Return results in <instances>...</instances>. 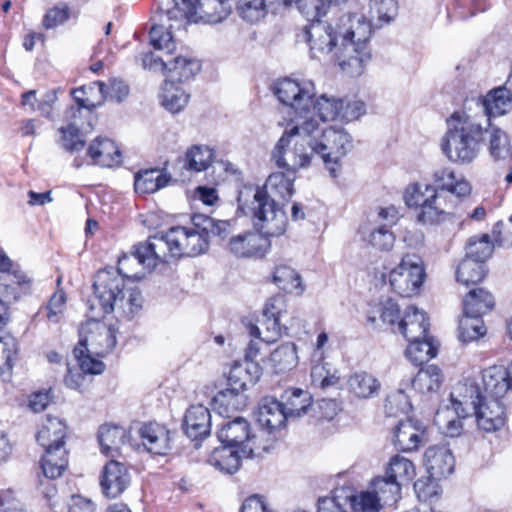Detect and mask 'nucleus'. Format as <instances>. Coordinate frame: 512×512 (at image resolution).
Returning <instances> with one entry per match:
<instances>
[{
	"mask_svg": "<svg viewBox=\"0 0 512 512\" xmlns=\"http://www.w3.org/2000/svg\"><path fill=\"white\" fill-rule=\"evenodd\" d=\"M304 34L313 58L320 60L322 56L334 53L340 60L339 64H343L342 43L338 45L340 36L336 29L332 31L330 26L317 22L306 28Z\"/></svg>",
	"mask_w": 512,
	"mask_h": 512,
	"instance_id": "obj_15",
	"label": "nucleus"
},
{
	"mask_svg": "<svg viewBox=\"0 0 512 512\" xmlns=\"http://www.w3.org/2000/svg\"><path fill=\"white\" fill-rule=\"evenodd\" d=\"M130 481L131 476L126 466L111 460L104 466L100 478L102 493L107 498H117L128 488Z\"/></svg>",
	"mask_w": 512,
	"mask_h": 512,
	"instance_id": "obj_19",
	"label": "nucleus"
},
{
	"mask_svg": "<svg viewBox=\"0 0 512 512\" xmlns=\"http://www.w3.org/2000/svg\"><path fill=\"white\" fill-rule=\"evenodd\" d=\"M381 387L379 380L372 374L359 371L347 379V389L354 397L369 399L376 395Z\"/></svg>",
	"mask_w": 512,
	"mask_h": 512,
	"instance_id": "obj_31",
	"label": "nucleus"
},
{
	"mask_svg": "<svg viewBox=\"0 0 512 512\" xmlns=\"http://www.w3.org/2000/svg\"><path fill=\"white\" fill-rule=\"evenodd\" d=\"M406 357L415 365H422L434 358L437 348L428 336L420 340H407Z\"/></svg>",
	"mask_w": 512,
	"mask_h": 512,
	"instance_id": "obj_47",
	"label": "nucleus"
},
{
	"mask_svg": "<svg viewBox=\"0 0 512 512\" xmlns=\"http://www.w3.org/2000/svg\"><path fill=\"white\" fill-rule=\"evenodd\" d=\"M443 382L441 370L436 365L422 368L412 379V388L420 394H432L438 392Z\"/></svg>",
	"mask_w": 512,
	"mask_h": 512,
	"instance_id": "obj_39",
	"label": "nucleus"
},
{
	"mask_svg": "<svg viewBox=\"0 0 512 512\" xmlns=\"http://www.w3.org/2000/svg\"><path fill=\"white\" fill-rule=\"evenodd\" d=\"M433 188L444 192L448 198L455 196L461 198L468 196L471 192L470 183L462 176L455 173L451 168H440L433 173Z\"/></svg>",
	"mask_w": 512,
	"mask_h": 512,
	"instance_id": "obj_24",
	"label": "nucleus"
},
{
	"mask_svg": "<svg viewBox=\"0 0 512 512\" xmlns=\"http://www.w3.org/2000/svg\"><path fill=\"white\" fill-rule=\"evenodd\" d=\"M263 436L264 433L251 434L250 425L243 417L223 423L217 432V437L223 444L241 449L244 457L260 456L268 450L269 445L260 439Z\"/></svg>",
	"mask_w": 512,
	"mask_h": 512,
	"instance_id": "obj_13",
	"label": "nucleus"
},
{
	"mask_svg": "<svg viewBox=\"0 0 512 512\" xmlns=\"http://www.w3.org/2000/svg\"><path fill=\"white\" fill-rule=\"evenodd\" d=\"M490 152L494 158L504 159L509 155L507 135L499 128L490 127Z\"/></svg>",
	"mask_w": 512,
	"mask_h": 512,
	"instance_id": "obj_64",
	"label": "nucleus"
},
{
	"mask_svg": "<svg viewBox=\"0 0 512 512\" xmlns=\"http://www.w3.org/2000/svg\"><path fill=\"white\" fill-rule=\"evenodd\" d=\"M382 506L394 505L400 498L401 486L396 481L384 477H377L372 482V491Z\"/></svg>",
	"mask_w": 512,
	"mask_h": 512,
	"instance_id": "obj_46",
	"label": "nucleus"
},
{
	"mask_svg": "<svg viewBox=\"0 0 512 512\" xmlns=\"http://www.w3.org/2000/svg\"><path fill=\"white\" fill-rule=\"evenodd\" d=\"M412 408L409 397L403 389L390 393L386 398L385 410L389 416L407 414Z\"/></svg>",
	"mask_w": 512,
	"mask_h": 512,
	"instance_id": "obj_61",
	"label": "nucleus"
},
{
	"mask_svg": "<svg viewBox=\"0 0 512 512\" xmlns=\"http://www.w3.org/2000/svg\"><path fill=\"white\" fill-rule=\"evenodd\" d=\"M242 458L241 449L225 444L212 451L208 462L223 473L233 474L240 468Z\"/></svg>",
	"mask_w": 512,
	"mask_h": 512,
	"instance_id": "obj_29",
	"label": "nucleus"
},
{
	"mask_svg": "<svg viewBox=\"0 0 512 512\" xmlns=\"http://www.w3.org/2000/svg\"><path fill=\"white\" fill-rule=\"evenodd\" d=\"M282 403L286 419L300 418L308 414L310 410H315L312 405V396L308 391L295 389L290 394L285 395Z\"/></svg>",
	"mask_w": 512,
	"mask_h": 512,
	"instance_id": "obj_37",
	"label": "nucleus"
},
{
	"mask_svg": "<svg viewBox=\"0 0 512 512\" xmlns=\"http://www.w3.org/2000/svg\"><path fill=\"white\" fill-rule=\"evenodd\" d=\"M397 2L395 0H372L369 13L372 22L376 19L375 27H381L388 24L397 15Z\"/></svg>",
	"mask_w": 512,
	"mask_h": 512,
	"instance_id": "obj_53",
	"label": "nucleus"
},
{
	"mask_svg": "<svg viewBox=\"0 0 512 512\" xmlns=\"http://www.w3.org/2000/svg\"><path fill=\"white\" fill-rule=\"evenodd\" d=\"M213 150L205 145H194L187 150L185 155L186 165L190 170L201 172L212 163Z\"/></svg>",
	"mask_w": 512,
	"mask_h": 512,
	"instance_id": "obj_52",
	"label": "nucleus"
},
{
	"mask_svg": "<svg viewBox=\"0 0 512 512\" xmlns=\"http://www.w3.org/2000/svg\"><path fill=\"white\" fill-rule=\"evenodd\" d=\"M269 360L277 373L291 370L298 362L296 345L291 342L282 344L270 354Z\"/></svg>",
	"mask_w": 512,
	"mask_h": 512,
	"instance_id": "obj_48",
	"label": "nucleus"
},
{
	"mask_svg": "<svg viewBox=\"0 0 512 512\" xmlns=\"http://www.w3.org/2000/svg\"><path fill=\"white\" fill-rule=\"evenodd\" d=\"M258 232H244L232 237L229 250L238 258H261L268 248V240Z\"/></svg>",
	"mask_w": 512,
	"mask_h": 512,
	"instance_id": "obj_20",
	"label": "nucleus"
},
{
	"mask_svg": "<svg viewBox=\"0 0 512 512\" xmlns=\"http://www.w3.org/2000/svg\"><path fill=\"white\" fill-rule=\"evenodd\" d=\"M31 280L21 272L0 274V299L9 307L29 292Z\"/></svg>",
	"mask_w": 512,
	"mask_h": 512,
	"instance_id": "obj_26",
	"label": "nucleus"
},
{
	"mask_svg": "<svg viewBox=\"0 0 512 512\" xmlns=\"http://www.w3.org/2000/svg\"><path fill=\"white\" fill-rule=\"evenodd\" d=\"M424 261L416 253H406L389 273L392 290L401 297L416 295L425 279Z\"/></svg>",
	"mask_w": 512,
	"mask_h": 512,
	"instance_id": "obj_12",
	"label": "nucleus"
},
{
	"mask_svg": "<svg viewBox=\"0 0 512 512\" xmlns=\"http://www.w3.org/2000/svg\"><path fill=\"white\" fill-rule=\"evenodd\" d=\"M237 10L240 16L248 22H257L266 14L267 0H237Z\"/></svg>",
	"mask_w": 512,
	"mask_h": 512,
	"instance_id": "obj_57",
	"label": "nucleus"
},
{
	"mask_svg": "<svg viewBox=\"0 0 512 512\" xmlns=\"http://www.w3.org/2000/svg\"><path fill=\"white\" fill-rule=\"evenodd\" d=\"M314 108L322 121H333L341 118L340 100L327 95H321L316 101L313 100Z\"/></svg>",
	"mask_w": 512,
	"mask_h": 512,
	"instance_id": "obj_59",
	"label": "nucleus"
},
{
	"mask_svg": "<svg viewBox=\"0 0 512 512\" xmlns=\"http://www.w3.org/2000/svg\"><path fill=\"white\" fill-rule=\"evenodd\" d=\"M495 300L493 295L484 288H476L467 293L463 299V309L466 315L481 317L491 311Z\"/></svg>",
	"mask_w": 512,
	"mask_h": 512,
	"instance_id": "obj_34",
	"label": "nucleus"
},
{
	"mask_svg": "<svg viewBox=\"0 0 512 512\" xmlns=\"http://www.w3.org/2000/svg\"><path fill=\"white\" fill-rule=\"evenodd\" d=\"M66 426L56 417H47L36 435L37 442L46 448L64 446Z\"/></svg>",
	"mask_w": 512,
	"mask_h": 512,
	"instance_id": "obj_33",
	"label": "nucleus"
},
{
	"mask_svg": "<svg viewBox=\"0 0 512 512\" xmlns=\"http://www.w3.org/2000/svg\"><path fill=\"white\" fill-rule=\"evenodd\" d=\"M404 202L416 210V220L422 225L439 224L451 214L456 202L430 184L412 183L404 191Z\"/></svg>",
	"mask_w": 512,
	"mask_h": 512,
	"instance_id": "obj_9",
	"label": "nucleus"
},
{
	"mask_svg": "<svg viewBox=\"0 0 512 512\" xmlns=\"http://www.w3.org/2000/svg\"><path fill=\"white\" fill-rule=\"evenodd\" d=\"M138 264L137 249L130 255H123L118 260L117 269L107 268L98 271L93 288L94 297L91 310L99 309L104 314L116 313L119 317L131 318L140 309L142 296L135 288H127L125 278L140 280L144 273L133 271Z\"/></svg>",
	"mask_w": 512,
	"mask_h": 512,
	"instance_id": "obj_3",
	"label": "nucleus"
},
{
	"mask_svg": "<svg viewBox=\"0 0 512 512\" xmlns=\"http://www.w3.org/2000/svg\"><path fill=\"white\" fill-rule=\"evenodd\" d=\"M98 438L101 451L107 456H114L126 443L127 432L118 425H103L99 429Z\"/></svg>",
	"mask_w": 512,
	"mask_h": 512,
	"instance_id": "obj_38",
	"label": "nucleus"
},
{
	"mask_svg": "<svg viewBox=\"0 0 512 512\" xmlns=\"http://www.w3.org/2000/svg\"><path fill=\"white\" fill-rule=\"evenodd\" d=\"M486 328L481 317L466 315L459 321V338L462 342L468 343L478 340L484 336Z\"/></svg>",
	"mask_w": 512,
	"mask_h": 512,
	"instance_id": "obj_51",
	"label": "nucleus"
},
{
	"mask_svg": "<svg viewBox=\"0 0 512 512\" xmlns=\"http://www.w3.org/2000/svg\"><path fill=\"white\" fill-rule=\"evenodd\" d=\"M452 409H454L452 407ZM455 415H451L450 409L438 410L435 414V423L444 434L450 437L460 435L462 429L461 418L453 410Z\"/></svg>",
	"mask_w": 512,
	"mask_h": 512,
	"instance_id": "obj_58",
	"label": "nucleus"
},
{
	"mask_svg": "<svg viewBox=\"0 0 512 512\" xmlns=\"http://www.w3.org/2000/svg\"><path fill=\"white\" fill-rule=\"evenodd\" d=\"M134 188L139 194H151L166 187L170 176L158 169L139 171L134 177Z\"/></svg>",
	"mask_w": 512,
	"mask_h": 512,
	"instance_id": "obj_36",
	"label": "nucleus"
},
{
	"mask_svg": "<svg viewBox=\"0 0 512 512\" xmlns=\"http://www.w3.org/2000/svg\"><path fill=\"white\" fill-rule=\"evenodd\" d=\"M424 438V427L416 420L399 421L393 430V444L403 452H411L420 446Z\"/></svg>",
	"mask_w": 512,
	"mask_h": 512,
	"instance_id": "obj_22",
	"label": "nucleus"
},
{
	"mask_svg": "<svg viewBox=\"0 0 512 512\" xmlns=\"http://www.w3.org/2000/svg\"><path fill=\"white\" fill-rule=\"evenodd\" d=\"M234 4V0H183V14L174 8L168 10L166 17L172 21L181 15L190 23L217 24L231 14Z\"/></svg>",
	"mask_w": 512,
	"mask_h": 512,
	"instance_id": "obj_11",
	"label": "nucleus"
},
{
	"mask_svg": "<svg viewBox=\"0 0 512 512\" xmlns=\"http://www.w3.org/2000/svg\"><path fill=\"white\" fill-rule=\"evenodd\" d=\"M138 434L142 446L148 453L164 456L172 449L171 432L163 424L157 422L143 424Z\"/></svg>",
	"mask_w": 512,
	"mask_h": 512,
	"instance_id": "obj_18",
	"label": "nucleus"
},
{
	"mask_svg": "<svg viewBox=\"0 0 512 512\" xmlns=\"http://www.w3.org/2000/svg\"><path fill=\"white\" fill-rule=\"evenodd\" d=\"M485 275L484 262L466 256L458 266L456 279L459 283L468 286L481 282Z\"/></svg>",
	"mask_w": 512,
	"mask_h": 512,
	"instance_id": "obj_44",
	"label": "nucleus"
},
{
	"mask_svg": "<svg viewBox=\"0 0 512 512\" xmlns=\"http://www.w3.org/2000/svg\"><path fill=\"white\" fill-rule=\"evenodd\" d=\"M349 11L342 15L336 24V33L342 40L343 64L356 61L360 64L372 59L368 42L375 26L363 11Z\"/></svg>",
	"mask_w": 512,
	"mask_h": 512,
	"instance_id": "obj_8",
	"label": "nucleus"
},
{
	"mask_svg": "<svg viewBox=\"0 0 512 512\" xmlns=\"http://www.w3.org/2000/svg\"><path fill=\"white\" fill-rule=\"evenodd\" d=\"M189 94L179 85H172L170 82H163L159 99L161 105L170 113L176 114L182 111L189 102Z\"/></svg>",
	"mask_w": 512,
	"mask_h": 512,
	"instance_id": "obj_40",
	"label": "nucleus"
},
{
	"mask_svg": "<svg viewBox=\"0 0 512 512\" xmlns=\"http://www.w3.org/2000/svg\"><path fill=\"white\" fill-rule=\"evenodd\" d=\"M397 329L406 340H420L425 338L429 329L426 313L415 306L406 309L402 319L397 323Z\"/></svg>",
	"mask_w": 512,
	"mask_h": 512,
	"instance_id": "obj_25",
	"label": "nucleus"
},
{
	"mask_svg": "<svg viewBox=\"0 0 512 512\" xmlns=\"http://www.w3.org/2000/svg\"><path fill=\"white\" fill-rule=\"evenodd\" d=\"M256 418L259 425L269 432L281 428L287 420L282 403L271 397L261 400Z\"/></svg>",
	"mask_w": 512,
	"mask_h": 512,
	"instance_id": "obj_28",
	"label": "nucleus"
},
{
	"mask_svg": "<svg viewBox=\"0 0 512 512\" xmlns=\"http://www.w3.org/2000/svg\"><path fill=\"white\" fill-rule=\"evenodd\" d=\"M163 82L178 85L192 79L200 71V66H162Z\"/></svg>",
	"mask_w": 512,
	"mask_h": 512,
	"instance_id": "obj_60",
	"label": "nucleus"
},
{
	"mask_svg": "<svg viewBox=\"0 0 512 512\" xmlns=\"http://www.w3.org/2000/svg\"><path fill=\"white\" fill-rule=\"evenodd\" d=\"M288 321H280L273 317H263L261 326L250 327V335L254 338H258L266 343L275 342L281 335L282 330H286Z\"/></svg>",
	"mask_w": 512,
	"mask_h": 512,
	"instance_id": "obj_45",
	"label": "nucleus"
},
{
	"mask_svg": "<svg viewBox=\"0 0 512 512\" xmlns=\"http://www.w3.org/2000/svg\"><path fill=\"white\" fill-rule=\"evenodd\" d=\"M493 244L488 234L471 237L466 246V256L485 262L493 253Z\"/></svg>",
	"mask_w": 512,
	"mask_h": 512,
	"instance_id": "obj_56",
	"label": "nucleus"
},
{
	"mask_svg": "<svg viewBox=\"0 0 512 512\" xmlns=\"http://www.w3.org/2000/svg\"><path fill=\"white\" fill-rule=\"evenodd\" d=\"M73 353L82 374L98 375L104 371L105 364L98 359L99 357L94 353L87 352L82 346H76Z\"/></svg>",
	"mask_w": 512,
	"mask_h": 512,
	"instance_id": "obj_54",
	"label": "nucleus"
},
{
	"mask_svg": "<svg viewBox=\"0 0 512 512\" xmlns=\"http://www.w3.org/2000/svg\"><path fill=\"white\" fill-rule=\"evenodd\" d=\"M67 297L63 290H57L39 310L37 315L44 314L48 323L58 324L66 309Z\"/></svg>",
	"mask_w": 512,
	"mask_h": 512,
	"instance_id": "obj_49",
	"label": "nucleus"
},
{
	"mask_svg": "<svg viewBox=\"0 0 512 512\" xmlns=\"http://www.w3.org/2000/svg\"><path fill=\"white\" fill-rule=\"evenodd\" d=\"M348 505L353 508L354 512H379L382 507L377 496L371 491L348 497Z\"/></svg>",
	"mask_w": 512,
	"mask_h": 512,
	"instance_id": "obj_63",
	"label": "nucleus"
},
{
	"mask_svg": "<svg viewBox=\"0 0 512 512\" xmlns=\"http://www.w3.org/2000/svg\"><path fill=\"white\" fill-rule=\"evenodd\" d=\"M287 172H273L262 187L244 186L238 193V208L251 215L255 226L266 236H280L287 228L288 218L283 202L295 193V173L298 169L281 167Z\"/></svg>",
	"mask_w": 512,
	"mask_h": 512,
	"instance_id": "obj_2",
	"label": "nucleus"
},
{
	"mask_svg": "<svg viewBox=\"0 0 512 512\" xmlns=\"http://www.w3.org/2000/svg\"><path fill=\"white\" fill-rule=\"evenodd\" d=\"M209 242L201 226H176L166 233L150 236L145 242L135 245L138 264L143 269L152 270L159 262H168L180 257H194L205 253Z\"/></svg>",
	"mask_w": 512,
	"mask_h": 512,
	"instance_id": "obj_4",
	"label": "nucleus"
},
{
	"mask_svg": "<svg viewBox=\"0 0 512 512\" xmlns=\"http://www.w3.org/2000/svg\"><path fill=\"white\" fill-rule=\"evenodd\" d=\"M99 97H79V93H86V88H77L71 91L76 105L71 106L65 112L66 125L59 129L61 133L60 143L68 151H80L84 148V137L94 129L96 117L93 110L103 104L105 100L104 84L97 81Z\"/></svg>",
	"mask_w": 512,
	"mask_h": 512,
	"instance_id": "obj_7",
	"label": "nucleus"
},
{
	"mask_svg": "<svg viewBox=\"0 0 512 512\" xmlns=\"http://www.w3.org/2000/svg\"><path fill=\"white\" fill-rule=\"evenodd\" d=\"M68 466L67 451L64 446L46 448L40 462L42 474L48 479L62 476Z\"/></svg>",
	"mask_w": 512,
	"mask_h": 512,
	"instance_id": "obj_30",
	"label": "nucleus"
},
{
	"mask_svg": "<svg viewBox=\"0 0 512 512\" xmlns=\"http://www.w3.org/2000/svg\"><path fill=\"white\" fill-rule=\"evenodd\" d=\"M183 429L192 440H200L207 437L211 430V414L202 404L190 406L184 415Z\"/></svg>",
	"mask_w": 512,
	"mask_h": 512,
	"instance_id": "obj_23",
	"label": "nucleus"
},
{
	"mask_svg": "<svg viewBox=\"0 0 512 512\" xmlns=\"http://www.w3.org/2000/svg\"><path fill=\"white\" fill-rule=\"evenodd\" d=\"M19 344L9 333L0 336V374L9 372L18 359Z\"/></svg>",
	"mask_w": 512,
	"mask_h": 512,
	"instance_id": "obj_50",
	"label": "nucleus"
},
{
	"mask_svg": "<svg viewBox=\"0 0 512 512\" xmlns=\"http://www.w3.org/2000/svg\"><path fill=\"white\" fill-rule=\"evenodd\" d=\"M259 378V367L254 361L235 362L228 374V385L245 390Z\"/></svg>",
	"mask_w": 512,
	"mask_h": 512,
	"instance_id": "obj_35",
	"label": "nucleus"
},
{
	"mask_svg": "<svg viewBox=\"0 0 512 512\" xmlns=\"http://www.w3.org/2000/svg\"><path fill=\"white\" fill-rule=\"evenodd\" d=\"M424 464L430 478L441 480L452 474L455 459L448 447L435 445L425 451Z\"/></svg>",
	"mask_w": 512,
	"mask_h": 512,
	"instance_id": "obj_21",
	"label": "nucleus"
},
{
	"mask_svg": "<svg viewBox=\"0 0 512 512\" xmlns=\"http://www.w3.org/2000/svg\"><path fill=\"white\" fill-rule=\"evenodd\" d=\"M243 392V390H238L232 386L219 391L213 398L219 413L223 414L243 409L246 406V396Z\"/></svg>",
	"mask_w": 512,
	"mask_h": 512,
	"instance_id": "obj_43",
	"label": "nucleus"
},
{
	"mask_svg": "<svg viewBox=\"0 0 512 512\" xmlns=\"http://www.w3.org/2000/svg\"><path fill=\"white\" fill-rule=\"evenodd\" d=\"M353 148L352 136L342 127H322L317 120H298L297 125L285 128L277 141L272 160L277 167L302 169L319 157L331 177L342 169L341 159Z\"/></svg>",
	"mask_w": 512,
	"mask_h": 512,
	"instance_id": "obj_1",
	"label": "nucleus"
},
{
	"mask_svg": "<svg viewBox=\"0 0 512 512\" xmlns=\"http://www.w3.org/2000/svg\"><path fill=\"white\" fill-rule=\"evenodd\" d=\"M457 386L474 388L483 396L503 399L506 393L512 389V382H509L506 367L495 365L483 370L480 383H460Z\"/></svg>",
	"mask_w": 512,
	"mask_h": 512,
	"instance_id": "obj_17",
	"label": "nucleus"
},
{
	"mask_svg": "<svg viewBox=\"0 0 512 512\" xmlns=\"http://www.w3.org/2000/svg\"><path fill=\"white\" fill-rule=\"evenodd\" d=\"M377 314L379 315V319L383 323L394 325L396 323V320L399 318L400 309L398 304L391 299H388L380 303L376 311H372L371 313L368 314V321L375 328L378 327Z\"/></svg>",
	"mask_w": 512,
	"mask_h": 512,
	"instance_id": "obj_55",
	"label": "nucleus"
},
{
	"mask_svg": "<svg viewBox=\"0 0 512 512\" xmlns=\"http://www.w3.org/2000/svg\"><path fill=\"white\" fill-rule=\"evenodd\" d=\"M474 388L456 386L451 392V404L459 417L475 416L478 429L490 433L501 429L506 421L502 399L479 394Z\"/></svg>",
	"mask_w": 512,
	"mask_h": 512,
	"instance_id": "obj_6",
	"label": "nucleus"
},
{
	"mask_svg": "<svg viewBox=\"0 0 512 512\" xmlns=\"http://www.w3.org/2000/svg\"><path fill=\"white\" fill-rule=\"evenodd\" d=\"M415 475L416 469L413 462L401 455H395L390 459L385 472L387 478L398 482L400 486L412 481Z\"/></svg>",
	"mask_w": 512,
	"mask_h": 512,
	"instance_id": "obj_41",
	"label": "nucleus"
},
{
	"mask_svg": "<svg viewBox=\"0 0 512 512\" xmlns=\"http://www.w3.org/2000/svg\"><path fill=\"white\" fill-rule=\"evenodd\" d=\"M195 223L201 226L207 239L209 234L225 238L230 233V223L225 220H216L207 216H195Z\"/></svg>",
	"mask_w": 512,
	"mask_h": 512,
	"instance_id": "obj_62",
	"label": "nucleus"
},
{
	"mask_svg": "<svg viewBox=\"0 0 512 512\" xmlns=\"http://www.w3.org/2000/svg\"><path fill=\"white\" fill-rule=\"evenodd\" d=\"M87 154L94 164L102 167H112L121 162L119 148L113 140L106 137H97L92 141Z\"/></svg>",
	"mask_w": 512,
	"mask_h": 512,
	"instance_id": "obj_27",
	"label": "nucleus"
},
{
	"mask_svg": "<svg viewBox=\"0 0 512 512\" xmlns=\"http://www.w3.org/2000/svg\"><path fill=\"white\" fill-rule=\"evenodd\" d=\"M484 111L488 117L502 116L512 109V91L507 83L489 91L483 99Z\"/></svg>",
	"mask_w": 512,
	"mask_h": 512,
	"instance_id": "obj_32",
	"label": "nucleus"
},
{
	"mask_svg": "<svg viewBox=\"0 0 512 512\" xmlns=\"http://www.w3.org/2000/svg\"><path fill=\"white\" fill-rule=\"evenodd\" d=\"M446 123L447 130L441 142L443 154L454 163H471L479 154L488 129L481 118L466 112H454Z\"/></svg>",
	"mask_w": 512,
	"mask_h": 512,
	"instance_id": "obj_5",
	"label": "nucleus"
},
{
	"mask_svg": "<svg viewBox=\"0 0 512 512\" xmlns=\"http://www.w3.org/2000/svg\"><path fill=\"white\" fill-rule=\"evenodd\" d=\"M180 25L170 23L169 26L158 24L152 26L150 30V44L154 48V52L148 50L141 52L140 61L142 64H169L171 59H164L162 54L169 55L175 48L172 30L179 28Z\"/></svg>",
	"mask_w": 512,
	"mask_h": 512,
	"instance_id": "obj_16",
	"label": "nucleus"
},
{
	"mask_svg": "<svg viewBox=\"0 0 512 512\" xmlns=\"http://www.w3.org/2000/svg\"><path fill=\"white\" fill-rule=\"evenodd\" d=\"M273 92L277 99L289 107L293 115L289 118L286 128L297 125L298 120H310L313 98L316 95L314 83L309 80L298 81L290 77L278 79L273 84Z\"/></svg>",
	"mask_w": 512,
	"mask_h": 512,
	"instance_id": "obj_10",
	"label": "nucleus"
},
{
	"mask_svg": "<svg viewBox=\"0 0 512 512\" xmlns=\"http://www.w3.org/2000/svg\"><path fill=\"white\" fill-rule=\"evenodd\" d=\"M273 281L279 289L287 293H295L300 295L304 291L301 276L293 268L280 265L277 266L273 273Z\"/></svg>",
	"mask_w": 512,
	"mask_h": 512,
	"instance_id": "obj_42",
	"label": "nucleus"
},
{
	"mask_svg": "<svg viewBox=\"0 0 512 512\" xmlns=\"http://www.w3.org/2000/svg\"><path fill=\"white\" fill-rule=\"evenodd\" d=\"M79 344L89 353L97 357L107 355L116 344L115 331L112 326L96 319L88 320L79 331Z\"/></svg>",
	"mask_w": 512,
	"mask_h": 512,
	"instance_id": "obj_14",
	"label": "nucleus"
}]
</instances>
